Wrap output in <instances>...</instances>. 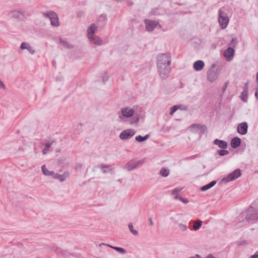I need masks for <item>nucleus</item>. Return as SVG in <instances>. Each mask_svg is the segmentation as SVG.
Returning <instances> with one entry per match:
<instances>
[{
	"label": "nucleus",
	"mask_w": 258,
	"mask_h": 258,
	"mask_svg": "<svg viewBox=\"0 0 258 258\" xmlns=\"http://www.w3.org/2000/svg\"><path fill=\"white\" fill-rule=\"evenodd\" d=\"M216 180H213L212 181H211L209 183L203 186L201 188V189L202 191H206V190L211 188V187H212L213 186H214L216 184Z\"/></svg>",
	"instance_id": "412c9836"
},
{
	"label": "nucleus",
	"mask_w": 258,
	"mask_h": 258,
	"mask_svg": "<svg viewBox=\"0 0 258 258\" xmlns=\"http://www.w3.org/2000/svg\"><path fill=\"white\" fill-rule=\"evenodd\" d=\"M49 149L50 148H48L45 147V148L43 149L42 150V154L43 155H46L49 151Z\"/></svg>",
	"instance_id": "58836bf2"
},
{
	"label": "nucleus",
	"mask_w": 258,
	"mask_h": 258,
	"mask_svg": "<svg viewBox=\"0 0 258 258\" xmlns=\"http://www.w3.org/2000/svg\"><path fill=\"white\" fill-rule=\"evenodd\" d=\"M82 14H83V13H82V12H80V13H78V14H77V16H78V17H80Z\"/></svg>",
	"instance_id": "3c124183"
},
{
	"label": "nucleus",
	"mask_w": 258,
	"mask_h": 258,
	"mask_svg": "<svg viewBox=\"0 0 258 258\" xmlns=\"http://www.w3.org/2000/svg\"><path fill=\"white\" fill-rule=\"evenodd\" d=\"M0 88H5L4 84L0 80Z\"/></svg>",
	"instance_id": "c03bdc74"
},
{
	"label": "nucleus",
	"mask_w": 258,
	"mask_h": 258,
	"mask_svg": "<svg viewBox=\"0 0 258 258\" xmlns=\"http://www.w3.org/2000/svg\"><path fill=\"white\" fill-rule=\"evenodd\" d=\"M89 40L94 44L101 45L102 44V40L98 36L92 35L88 37Z\"/></svg>",
	"instance_id": "4468645a"
},
{
	"label": "nucleus",
	"mask_w": 258,
	"mask_h": 258,
	"mask_svg": "<svg viewBox=\"0 0 258 258\" xmlns=\"http://www.w3.org/2000/svg\"><path fill=\"white\" fill-rule=\"evenodd\" d=\"M139 121V118H137L136 120V122L137 123Z\"/></svg>",
	"instance_id": "6e6d98bb"
},
{
	"label": "nucleus",
	"mask_w": 258,
	"mask_h": 258,
	"mask_svg": "<svg viewBox=\"0 0 258 258\" xmlns=\"http://www.w3.org/2000/svg\"><path fill=\"white\" fill-rule=\"evenodd\" d=\"M195 256L196 257V258H201V255L199 254H196Z\"/></svg>",
	"instance_id": "8fccbe9b"
},
{
	"label": "nucleus",
	"mask_w": 258,
	"mask_h": 258,
	"mask_svg": "<svg viewBox=\"0 0 258 258\" xmlns=\"http://www.w3.org/2000/svg\"><path fill=\"white\" fill-rule=\"evenodd\" d=\"M197 157V155H194V156H192L190 157V158L191 159H195V158H196Z\"/></svg>",
	"instance_id": "603ef678"
},
{
	"label": "nucleus",
	"mask_w": 258,
	"mask_h": 258,
	"mask_svg": "<svg viewBox=\"0 0 258 258\" xmlns=\"http://www.w3.org/2000/svg\"><path fill=\"white\" fill-rule=\"evenodd\" d=\"M41 169L43 173L46 176H53L54 172L52 171H49L46 167L45 165H43L41 167Z\"/></svg>",
	"instance_id": "5701e85b"
},
{
	"label": "nucleus",
	"mask_w": 258,
	"mask_h": 258,
	"mask_svg": "<svg viewBox=\"0 0 258 258\" xmlns=\"http://www.w3.org/2000/svg\"><path fill=\"white\" fill-rule=\"evenodd\" d=\"M208 80L212 83L214 82L218 77L219 74L215 69V64H213L211 66L207 73Z\"/></svg>",
	"instance_id": "39448f33"
},
{
	"label": "nucleus",
	"mask_w": 258,
	"mask_h": 258,
	"mask_svg": "<svg viewBox=\"0 0 258 258\" xmlns=\"http://www.w3.org/2000/svg\"><path fill=\"white\" fill-rule=\"evenodd\" d=\"M102 80L103 82L106 81L108 80V77H103Z\"/></svg>",
	"instance_id": "de8ad7c7"
},
{
	"label": "nucleus",
	"mask_w": 258,
	"mask_h": 258,
	"mask_svg": "<svg viewBox=\"0 0 258 258\" xmlns=\"http://www.w3.org/2000/svg\"><path fill=\"white\" fill-rule=\"evenodd\" d=\"M178 226L182 231H185L188 229L187 226L182 223H179Z\"/></svg>",
	"instance_id": "f704fd0d"
},
{
	"label": "nucleus",
	"mask_w": 258,
	"mask_h": 258,
	"mask_svg": "<svg viewBox=\"0 0 258 258\" xmlns=\"http://www.w3.org/2000/svg\"><path fill=\"white\" fill-rule=\"evenodd\" d=\"M240 98L243 101L246 102L247 100V91H243L241 93Z\"/></svg>",
	"instance_id": "c756f323"
},
{
	"label": "nucleus",
	"mask_w": 258,
	"mask_h": 258,
	"mask_svg": "<svg viewBox=\"0 0 258 258\" xmlns=\"http://www.w3.org/2000/svg\"><path fill=\"white\" fill-rule=\"evenodd\" d=\"M234 49L231 47H229L225 50L224 52V56L226 58V60L229 61L232 60L234 55Z\"/></svg>",
	"instance_id": "9d476101"
},
{
	"label": "nucleus",
	"mask_w": 258,
	"mask_h": 258,
	"mask_svg": "<svg viewBox=\"0 0 258 258\" xmlns=\"http://www.w3.org/2000/svg\"><path fill=\"white\" fill-rule=\"evenodd\" d=\"M146 25V28L148 31H152L157 26L158 23L155 21H152L149 19L144 20Z\"/></svg>",
	"instance_id": "ddd939ff"
},
{
	"label": "nucleus",
	"mask_w": 258,
	"mask_h": 258,
	"mask_svg": "<svg viewBox=\"0 0 258 258\" xmlns=\"http://www.w3.org/2000/svg\"><path fill=\"white\" fill-rule=\"evenodd\" d=\"M59 44L67 49L73 48V46L70 44L66 39L62 38H59Z\"/></svg>",
	"instance_id": "a211bd4d"
},
{
	"label": "nucleus",
	"mask_w": 258,
	"mask_h": 258,
	"mask_svg": "<svg viewBox=\"0 0 258 258\" xmlns=\"http://www.w3.org/2000/svg\"><path fill=\"white\" fill-rule=\"evenodd\" d=\"M53 143V141H51V142H47V143H46L45 144V147L48 148H50L51 147V146L52 145V144Z\"/></svg>",
	"instance_id": "4c0bfd02"
},
{
	"label": "nucleus",
	"mask_w": 258,
	"mask_h": 258,
	"mask_svg": "<svg viewBox=\"0 0 258 258\" xmlns=\"http://www.w3.org/2000/svg\"><path fill=\"white\" fill-rule=\"evenodd\" d=\"M202 124H193L191 125L190 128L191 131L194 132H197L198 130L200 129Z\"/></svg>",
	"instance_id": "cd10ccee"
},
{
	"label": "nucleus",
	"mask_w": 258,
	"mask_h": 258,
	"mask_svg": "<svg viewBox=\"0 0 258 258\" xmlns=\"http://www.w3.org/2000/svg\"><path fill=\"white\" fill-rule=\"evenodd\" d=\"M143 162L142 161H136L131 160L125 164L124 168L127 171H132L136 169L138 166L141 165Z\"/></svg>",
	"instance_id": "1a4fd4ad"
},
{
	"label": "nucleus",
	"mask_w": 258,
	"mask_h": 258,
	"mask_svg": "<svg viewBox=\"0 0 258 258\" xmlns=\"http://www.w3.org/2000/svg\"><path fill=\"white\" fill-rule=\"evenodd\" d=\"M182 188L178 187V188H175L172 191V195L173 196H175V197H174L175 199H176V200L178 199V197L177 194L178 192H180L181 190H182Z\"/></svg>",
	"instance_id": "7c9ffc66"
},
{
	"label": "nucleus",
	"mask_w": 258,
	"mask_h": 258,
	"mask_svg": "<svg viewBox=\"0 0 258 258\" xmlns=\"http://www.w3.org/2000/svg\"><path fill=\"white\" fill-rule=\"evenodd\" d=\"M149 222H150V226H152L153 225V222L152 221V218H150L149 219Z\"/></svg>",
	"instance_id": "49530a36"
},
{
	"label": "nucleus",
	"mask_w": 258,
	"mask_h": 258,
	"mask_svg": "<svg viewBox=\"0 0 258 258\" xmlns=\"http://www.w3.org/2000/svg\"><path fill=\"white\" fill-rule=\"evenodd\" d=\"M178 106L177 105L173 106L170 108V111L169 112V114L170 115H173V113L178 109Z\"/></svg>",
	"instance_id": "c9c22d12"
},
{
	"label": "nucleus",
	"mask_w": 258,
	"mask_h": 258,
	"mask_svg": "<svg viewBox=\"0 0 258 258\" xmlns=\"http://www.w3.org/2000/svg\"><path fill=\"white\" fill-rule=\"evenodd\" d=\"M248 125L246 122L239 123L237 127V132L242 135H245L247 132Z\"/></svg>",
	"instance_id": "f8f14e48"
},
{
	"label": "nucleus",
	"mask_w": 258,
	"mask_h": 258,
	"mask_svg": "<svg viewBox=\"0 0 258 258\" xmlns=\"http://www.w3.org/2000/svg\"><path fill=\"white\" fill-rule=\"evenodd\" d=\"M217 153L221 156H223L228 155L229 153V151L227 150H225V149L219 150L217 151Z\"/></svg>",
	"instance_id": "2f4dec72"
},
{
	"label": "nucleus",
	"mask_w": 258,
	"mask_h": 258,
	"mask_svg": "<svg viewBox=\"0 0 258 258\" xmlns=\"http://www.w3.org/2000/svg\"><path fill=\"white\" fill-rule=\"evenodd\" d=\"M20 48L22 49H27L30 53L34 54L35 52V49L29 44L26 42H22L20 45Z\"/></svg>",
	"instance_id": "dca6fc26"
},
{
	"label": "nucleus",
	"mask_w": 258,
	"mask_h": 258,
	"mask_svg": "<svg viewBox=\"0 0 258 258\" xmlns=\"http://www.w3.org/2000/svg\"><path fill=\"white\" fill-rule=\"evenodd\" d=\"M213 144L217 145L219 148L222 149H226L228 147V143L227 142L223 140H220L218 139H216L214 140Z\"/></svg>",
	"instance_id": "2eb2a0df"
},
{
	"label": "nucleus",
	"mask_w": 258,
	"mask_h": 258,
	"mask_svg": "<svg viewBox=\"0 0 258 258\" xmlns=\"http://www.w3.org/2000/svg\"><path fill=\"white\" fill-rule=\"evenodd\" d=\"M179 214H175L170 217V220L174 224H179Z\"/></svg>",
	"instance_id": "a878e982"
},
{
	"label": "nucleus",
	"mask_w": 258,
	"mask_h": 258,
	"mask_svg": "<svg viewBox=\"0 0 258 258\" xmlns=\"http://www.w3.org/2000/svg\"><path fill=\"white\" fill-rule=\"evenodd\" d=\"M150 137V135L148 134L146 135L144 137H142L141 135H139L136 137V140L139 142H142L147 140Z\"/></svg>",
	"instance_id": "b1692460"
},
{
	"label": "nucleus",
	"mask_w": 258,
	"mask_h": 258,
	"mask_svg": "<svg viewBox=\"0 0 258 258\" xmlns=\"http://www.w3.org/2000/svg\"><path fill=\"white\" fill-rule=\"evenodd\" d=\"M205 63L203 61L199 60L194 63L193 67L197 71H200L204 68Z\"/></svg>",
	"instance_id": "f3484780"
},
{
	"label": "nucleus",
	"mask_w": 258,
	"mask_h": 258,
	"mask_svg": "<svg viewBox=\"0 0 258 258\" xmlns=\"http://www.w3.org/2000/svg\"><path fill=\"white\" fill-rule=\"evenodd\" d=\"M218 21L221 28L222 29H224L227 27L229 22V18L227 14L222 10V9H220L219 10Z\"/></svg>",
	"instance_id": "7ed1b4c3"
},
{
	"label": "nucleus",
	"mask_w": 258,
	"mask_h": 258,
	"mask_svg": "<svg viewBox=\"0 0 258 258\" xmlns=\"http://www.w3.org/2000/svg\"><path fill=\"white\" fill-rule=\"evenodd\" d=\"M171 56L169 53H161L158 55L157 66L160 77L162 80L166 79L170 73Z\"/></svg>",
	"instance_id": "f257e3e1"
},
{
	"label": "nucleus",
	"mask_w": 258,
	"mask_h": 258,
	"mask_svg": "<svg viewBox=\"0 0 258 258\" xmlns=\"http://www.w3.org/2000/svg\"><path fill=\"white\" fill-rule=\"evenodd\" d=\"M78 166L79 167H80V168H81V167H82V165H81V164H79L78 165Z\"/></svg>",
	"instance_id": "5fc2aeb1"
},
{
	"label": "nucleus",
	"mask_w": 258,
	"mask_h": 258,
	"mask_svg": "<svg viewBox=\"0 0 258 258\" xmlns=\"http://www.w3.org/2000/svg\"><path fill=\"white\" fill-rule=\"evenodd\" d=\"M256 83H257V84H258V72L256 73Z\"/></svg>",
	"instance_id": "09e8293b"
},
{
	"label": "nucleus",
	"mask_w": 258,
	"mask_h": 258,
	"mask_svg": "<svg viewBox=\"0 0 258 258\" xmlns=\"http://www.w3.org/2000/svg\"><path fill=\"white\" fill-rule=\"evenodd\" d=\"M66 173H64L63 175H60V174H59L58 173H55L54 172V174L53 175V177L55 179H59V180L60 181H63L65 179H66V176H64V174Z\"/></svg>",
	"instance_id": "393cba45"
},
{
	"label": "nucleus",
	"mask_w": 258,
	"mask_h": 258,
	"mask_svg": "<svg viewBox=\"0 0 258 258\" xmlns=\"http://www.w3.org/2000/svg\"><path fill=\"white\" fill-rule=\"evenodd\" d=\"M200 130L201 134H204L207 130V127L205 125H202Z\"/></svg>",
	"instance_id": "e433bc0d"
},
{
	"label": "nucleus",
	"mask_w": 258,
	"mask_h": 258,
	"mask_svg": "<svg viewBox=\"0 0 258 258\" xmlns=\"http://www.w3.org/2000/svg\"><path fill=\"white\" fill-rule=\"evenodd\" d=\"M241 170L239 169H236L234 170L232 173L229 174L228 176L224 177L222 179V181L225 183H227L231 181H233L239 177L241 176Z\"/></svg>",
	"instance_id": "423d86ee"
},
{
	"label": "nucleus",
	"mask_w": 258,
	"mask_h": 258,
	"mask_svg": "<svg viewBox=\"0 0 258 258\" xmlns=\"http://www.w3.org/2000/svg\"><path fill=\"white\" fill-rule=\"evenodd\" d=\"M255 96L256 98L258 100V89L256 88V91L255 92Z\"/></svg>",
	"instance_id": "a18cd8bd"
},
{
	"label": "nucleus",
	"mask_w": 258,
	"mask_h": 258,
	"mask_svg": "<svg viewBox=\"0 0 258 258\" xmlns=\"http://www.w3.org/2000/svg\"><path fill=\"white\" fill-rule=\"evenodd\" d=\"M202 221L200 220H197L194 224L193 229L195 231L198 230L201 227Z\"/></svg>",
	"instance_id": "bb28decb"
},
{
	"label": "nucleus",
	"mask_w": 258,
	"mask_h": 258,
	"mask_svg": "<svg viewBox=\"0 0 258 258\" xmlns=\"http://www.w3.org/2000/svg\"><path fill=\"white\" fill-rule=\"evenodd\" d=\"M247 89H248V83H245L244 85L243 91H247Z\"/></svg>",
	"instance_id": "37998d69"
},
{
	"label": "nucleus",
	"mask_w": 258,
	"mask_h": 258,
	"mask_svg": "<svg viewBox=\"0 0 258 258\" xmlns=\"http://www.w3.org/2000/svg\"><path fill=\"white\" fill-rule=\"evenodd\" d=\"M58 252H59V253L62 252V250L61 249H58Z\"/></svg>",
	"instance_id": "864d4df0"
},
{
	"label": "nucleus",
	"mask_w": 258,
	"mask_h": 258,
	"mask_svg": "<svg viewBox=\"0 0 258 258\" xmlns=\"http://www.w3.org/2000/svg\"><path fill=\"white\" fill-rule=\"evenodd\" d=\"M110 167L109 165H98L97 166V168H100L102 171L103 173H105L107 171L106 169Z\"/></svg>",
	"instance_id": "473e14b6"
},
{
	"label": "nucleus",
	"mask_w": 258,
	"mask_h": 258,
	"mask_svg": "<svg viewBox=\"0 0 258 258\" xmlns=\"http://www.w3.org/2000/svg\"><path fill=\"white\" fill-rule=\"evenodd\" d=\"M136 134L133 129H126L123 131L119 135V138L122 140H126L131 139Z\"/></svg>",
	"instance_id": "6e6552de"
},
{
	"label": "nucleus",
	"mask_w": 258,
	"mask_h": 258,
	"mask_svg": "<svg viewBox=\"0 0 258 258\" xmlns=\"http://www.w3.org/2000/svg\"><path fill=\"white\" fill-rule=\"evenodd\" d=\"M249 258H258V250L253 255H251Z\"/></svg>",
	"instance_id": "a19ab883"
},
{
	"label": "nucleus",
	"mask_w": 258,
	"mask_h": 258,
	"mask_svg": "<svg viewBox=\"0 0 258 258\" xmlns=\"http://www.w3.org/2000/svg\"><path fill=\"white\" fill-rule=\"evenodd\" d=\"M169 174V170L163 168L160 171V174L163 177H167Z\"/></svg>",
	"instance_id": "c85d7f7f"
},
{
	"label": "nucleus",
	"mask_w": 258,
	"mask_h": 258,
	"mask_svg": "<svg viewBox=\"0 0 258 258\" xmlns=\"http://www.w3.org/2000/svg\"><path fill=\"white\" fill-rule=\"evenodd\" d=\"M9 15L13 18L21 20L24 16V12L17 10H12L10 12Z\"/></svg>",
	"instance_id": "9b49d317"
},
{
	"label": "nucleus",
	"mask_w": 258,
	"mask_h": 258,
	"mask_svg": "<svg viewBox=\"0 0 258 258\" xmlns=\"http://www.w3.org/2000/svg\"><path fill=\"white\" fill-rule=\"evenodd\" d=\"M246 218L248 221H254L258 218V208L249 207L247 212Z\"/></svg>",
	"instance_id": "0eeeda50"
},
{
	"label": "nucleus",
	"mask_w": 258,
	"mask_h": 258,
	"mask_svg": "<svg viewBox=\"0 0 258 258\" xmlns=\"http://www.w3.org/2000/svg\"><path fill=\"white\" fill-rule=\"evenodd\" d=\"M97 30V27L94 24H92L87 29L88 37L92 35H94L95 31Z\"/></svg>",
	"instance_id": "aec40b11"
},
{
	"label": "nucleus",
	"mask_w": 258,
	"mask_h": 258,
	"mask_svg": "<svg viewBox=\"0 0 258 258\" xmlns=\"http://www.w3.org/2000/svg\"><path fill=\"white\" fill-rule=\"evenodd\" d=\"M228 84H229V81H226V82L224 83V85H223V91H225L226 90V89H227V86H228Z\"/></svg>",
	"instance_id": "ea45409f"
},
{
	"label": "nucleus",
	"mask_w": 258,
	"mask_h": 258,
	"mask_svg": "<svg viewBox=\"0 0 258 258\" xmlns=\"http://www.w3.org/2000/svg\"><path fill=\"white\" fill-rule=\"evenodd\" d=\"M128 228L130 231L134 235H137L138 234V232L136 230H134L133 228V225L132 223L128 224Z\"/></svg>",
	"instance_id": "72a5a7b5"
},
{
	"label": "nucleus",
	"mask_w": 258,
	"mask_h": 258,
	"mask_svg": "<svg viewBox=\"0 0 258 258\" xmlns=\"http://www.w3.org/2000/svg\"><path fill=\"white\" fill-rule=\"evenodd\" d=\"M178 199L180 200V201H181L182 202H183V203H187L188 202V200L186 199H184V198H178Z\"/></svg>",
	"instance_id": "79ce46f5"
},
{
	"label": "nucleus",
	"mask_w": 258,
	"mask_h": 258,
	"mask_svg": "<svg viewBox=\"0 0 258 258\" xmlns=\"http://www.w3.org/2000/svg\"><path fill=\"white\" fill-rule=\"evenodd\" d=\"M107 245L108 247H111V248H113V249H115L116 251H117V252H118L119 253H120L121 254H124L126 253V252H127L126 250L122 247L113 246H112V245H110L109 244H107Z\"/></svg>",
	"instance_id": "4be33fe9"
},
{
	"label": "nucleus",
	"mask_w": 258,
	"mask_h": 258,
	"mask_svg": "<svg viewBox=\"0 0 258 258\" xmlns=\"http://www.w3.org/2000/svg\"><path fill=\"white\" fill-rule=\"evenodd\" d=\"M241 144V140L238 137H234L231 140V146L232 148L235 149L238 148Z\"/></svg>",
	"instance_id": "6ab92c4d"
},
{
	"label": "nucleus",
	"mask_w": 258,
	"mask_h": 258,
	"mask_svg": "<svg viewBox=\"0 0 258 258\" xmlns=\"http://www.w3.org/2000/svg\"><path fill=\"white\" fill-rule=\"evenodd\" d=\"M135 110L128 107H122L118 112V121H125L126 118L132 117L135 113Z\"/></svg>",
	"instance_id": "f03ea898"
},
{
	"label": "nucleus",
	"mask_w": 258,
	"mask_h": 258,
	"mask_svg": "<svg viewBox=\"0 0 258 258\" xmlns=\"http://www.w3.org/2000/svg\"><path fill=\"white\" fill-rule=\"evenodd\" d=\"M43 15L45 18L50 19L52 26L57 27L59 25L58 17L54 12L49 11L48 13H43Z\"/></svg>",
	"instance_id": "20e7f679"
}]
</instances>
